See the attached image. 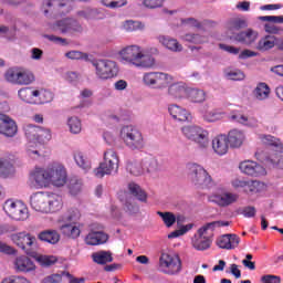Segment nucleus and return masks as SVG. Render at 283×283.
Returning <instances> with one entry per match:
<instances>
[{
  "instance_id": "nucleus-25",
  "label": "nucleus",
  "mask_w": 283,
  "mask_h": 283,
  "mask_svg": "<svg viewBox=\"0 0 283 283\" xmlns=\"http://www.w3.org/2000/svg\"><path fill=\"white\" fill-rule=\"evenodd\" d=\"M170 116L175 120H179L180 123H186V120H191V114L187 112V109L178 106V105H170L168 107Z\"/></svg>"
},
{
  "instance_id": "nucleus-20",
  "label": "nucleus",
  "mask_w": 283,
  "mask_h": 283,
  "mask_svg": "<svg viewBox=\"0 0 283 283\" xmlns=\"http://www.w3.org/2000/svg\"><path fill=\"white\" fill-rule=\"evenodd\" d=\"M109 240V235L103 231H91L85 237V244L88 247H98L99 244H105Z\"/></svg>"
},
{
  "instance_id": "nucleus-7",
  "label": "nucleus",
  "mask_w": 283,
  "mask_h": 283,
  "mask_svg": "<svg viewBox=\"0 0 283 283\" xmlns=\"http://www.w3.org/2000/svg\"><path fill=\"white\" fill-rule=\"evenodd\" d=\"M157 269L160 273H165V275H178L182 271V261L180 256L163 251Z\"/></svg>"
},
{
  "instance_id": "nucleus-32",
  "label": "nucleus",
  "mask_w": 283,
  "mask_h": 283,
  "mask_svg": "<svg viewBox=\"0 0 283 283\" xmlns=\"http://www.w3.org/2000/svg\"><path fill=\"white\" fill-rule=\"evenodd\" d=\"M275 41L276 39L274 35H265L258 42L256 50L260 52H269V50L275 48V44L277 45Z\"/></svg>"
},
{
  "instance_id": "nucleus-42",
  "label": "nucleus",
  "mask_w": 283,
  "mask_h": 283,
  "mask_svg": "<svg viewBox=\"0 0 283 283\" xmlns=\"http://www.w3.org/2000/svg\"><path fill=\"white\" fill-rule=\"evenodd\" d=\"M269 94H271V88L266 83H259L254 90V96L259 101H265Z\"/></svg>"
},
{
  "instance_id": "nucleus-23",
  "label": "nucleus",
  "mask_w": 283,
  "mask_h": 283,
  "mask_svg": "<svg viewBox=\"0 0 283 283\" xmlns=\"http://www.w3.org/2000/svg\"><path fill=\"white\" fill-rule=\"evenodd\" d=\"M119 200L123 205V209L125 213H128V216H136L140 213V206H138V202H136V199L133 197H119Z\"/></svg>"
},
{
  "instance_id": "nucleus-28",
  "label": "nucleus",
  "mask_w": 283,
  "mask_h": 283,
  "mask_svg": "<svg viewBox=\"0 0 283 283\" xmlns=\"http://www.w3.org/2000/svg\"><path fill=\"white\" fill-rule=\"evenodd\" d=\"M188 88L182 82L174 83L168 87V94L172 98H187Z\"/></svg>"
},
{
  "instance_id": "nucleus-37",
  "label": "nucleus",
  "mask_w": 283,
  "mask_h": 283,
  "mask_svg": "<svg viewBox=\"0 0 283 283\" xmlns=\"http://www.w3.org/2000/svg\"><path fill=\"white\" fill-rule=\"evenodd\" d=\"M30 189H48L52 187V179L50 178H30L28 180Z\"/></svg>"
},
{
  "instance_id": "nucleus-51",
  "label": "nucleus",
  "mask_w": 283,
  "mask_h": 283,
  "mask_svg": "<svg viewBox=\"0 0 283 283\" xmlns=\"http://www.w3.org/2000/svg\"><path fill=\"white\" fill-rule=\"evenodd\" d=\"M126 170L129 171L130 176H143V167L136 161H128Z\"/></svg>"
},
{
  "instance_id": "nucleus-14",
  "label": "nucleus",
  "mask_w": 283,
  "mask_h": 283,
  "mask_svg": "<svg viewBox=\"0 0 283 283\" xmlns=\"http://www.w3.org/2000/svg\"><path fill=\"white\" fill-rule=\"evenodd\" d=\"M232 187L234 189H242L245 193L253 196V193H260V191H264V182L260 180H245V179H234L232 180Z\"/></svg>"
},
{
  "instance_id": "nucleus-52",
  "label": "nucleus",
  "mask_w": 283,
  "mask_h": 283,
  "mask_svg": "<svg viewBox=\"0 0 283 283\" xmlns=\"http://www.w3.org/2000/svg\"><path fill=\"white\" fill-rule=\"evenodd\" d=\"M77 14L82 19H86V21H92L94 19H98V10H96V9L87 8L82 11H78Z\"/></svg>"
},
{
  "instance_id": "nucleus-53",
  "label": "nucleus",
  "mask_w": 283,
  "mask_h": 283,
  "mask_svg": "<svg viewBox=\"0 0 283 283\" xmlns=\"http://www.w3.org/2000/svg\"><path fill=\"white\" fill-rule=\"evenodd\" d=\"M69 129L71 134H81L82 125L78 117H71L67 120Z\"/></svg>"
},
{
  "instance_id": "nucleus-11",
  "label": "nucleus",
  "mask_w": 283,
  "mask_h": 283,
  "mask_svg": "<svg viewBox=\"0 0 283 283\" xmlns=\"http://www.w3.org/2000/svg\"><path fill=\"white\" fill-rule=\"evenodd\" d=\"M143 82L154 90H165L174 82V76L163 72H148L144 74Z\"/></svg>"
},
{
  "instance_id": "nucleus-47",
  "label": "nucleus",
  "mask_w": 283,
  "mask_h": 283,
  "mask_svg": "<svg viewBox=\"0 0 283 283\" xmlns=\"http://www.w3.org/2000/svg\"><path fill=\"white\" fill-rule=\"evenodd\" d=\"M157 216L161 218L164 224L166 227H168V229L174 227V224H176V214L172 213V212H161V211H158Z\"/></svg>"
},
{
  "instance_id": "nucleus-63",
  "label": "nucleus",
  "mask_w": 283,
  "mask_h": 283,
  "mask_svg": "<svg viewBox=\"0 0 283 283\" xmlns=\"http://www.w3.org/2000/svg\"><path fill=\"white\" fill-rule=\"evenodd\" d=\"M260 21H269L270 23H283V15H263Z\"/></svg>"
},
{
  "instance_id": "nucleus-40",
  "label": "nucleus",
  "mask_w": 283,
  "mask_h": 283,
  "mask_svg": "<svg viewBox=\"0 0 283 283\" xmlns=\"http://www.w3.org/2000/svg\"><path fill=\"white\" fill-rule=\"evenodd\" d=\"M92 259L96 264H108V262H114V258L109 251L95 252L92 254Z\"/></svg>"
},
{
  "instance_id": "nucleus-48",
  "label": "nucleus",
  "mask_w": 283,
  "mask_h": 283,
  "mask_svg": "<svg viewBox=\"0 0 283 283\" xmlns=\"http://www.w3.org/2000/svg\"><path fill=\"white\" fill-rule=\"evenodd\" d=\"M193 185L200 189H211L216 187V181L211 178H196L193 179Z\"/></svg>"
},
{
  "instance_id": "nucleus-34",
  "label": "nucleus",
  "mask_w": 283,
  "mask_h": 283,
  "mask_svg": "<svg viewBox=\"0 0 283 283\" xmlns=\"http://www.w3.org/2000/svg\"><path fill=\"white\" fill-rule=\"evenodd\" d=\"M186 98H188V101H190L191 103H205L207 94L202 90L188 87Z\"/></svg>"
},
{
  "instance_id": "nucleus-38",
  "label": "nucleus",
  "mask_w": 283,
  "mask_h": 283,
  "mask_svg": "<svg viewBox=\"0 0 283 283\" xmlns=\"http://www.w3.org/2000/svg\"><path fill=\"white\" fill-rule=\"evenodd\" d=\"M41 126L27 124L23 126V132L25 138H28L29 143H36L39 139V129Z\"/></svg>"
},
{
  "instance_id": "nucleus-12",
  "label": "nucleus",
  "mask_w": 283,
  "mask_h": 283,
  "mask_svg": "<svg viewBox=\"0 0 283 283\" xmlns=\"http://www.w3.org/2000/svg\"><path fill=\"white\" fill-rule=\"evenodd\" d=\"M181 132L186 138L197 143L201 149H207V147H209V132L200 126H184Z\"/></svg>"
},
{
  "instance_id": "nucleus-50",
  "label": "nucleus",
  "mask_w": 283,
  "mask_h": 283,
  "mask_svg": "<svg viewBox=\"0 0 283 283\" xmlns=\"http://www.w3.org/2000/svg\"><path fill=\"white\" fill-rule=\"evenodd\" d=\"M184 41H187L188 43H195L197 45L207 43V38L196 34V33H187L182 36Z\"/></svg>"
},
{
  "instance_id": "nucleus-26",
  "label": "nucleus",
  "mask_w": 283,
  "mask_h": 283,
  "mask_svg": "<svg viewBox=\"0 0 283 283\" xmlns=\"http://www.w3.org/2000/svg\"><path fill=\"white\" fill-rule=\"evenodd\" d=\"M38 240L48 242V244H59L61 234L56 230H44L38 234Z\"/></svg>"
},
{
  "instance_id": "nucleus-57",
  "label": "nucleus",
  "mask_w": 283,
  "mask_h": 283,
  "mask_svg": "<svg viewBox=\"0 0 283 283\" xmlns=\"http://www.w3.org/2000/svg\"><path fill=\"white\" fill-rule=\"evenodd\" d=\"M102 3L106 8H123V6H127V0H102Z\"/></svg>"
},
{
  "instance_id": "nucleus-46",
  "label": "nucleus",
  "mask_w": 283,
  "mask_h": 283,
  "mask_svg": "<svg viewBox=\"0 0 283 283\" xmlns=\"http://www.w3.org/2000/svg\"><path fill=\"white\" fill-rule=\"evenodd\" d=\"M143 167L148 174H154V171H158V160L155 157H146Z\"/></svg>"
},
{
  "instance_id": "nucleus-41",
  "label": "nucleus",
  "mask_w": 283,
  "mask_h": 283,
  "mask_svg": "<svg viewBox=\"0 0 283 283\" xmlns=\"http://www.w3.org/2000/svg\"><path fill=\"white\" fill-rule=\"evenodd\" d=\"M36 97H35V103H41V104H45V103H52L53 98H54V94L45 88H41V90H36Z\"/></svg>"
},
{
  "instance_id": "nucleus-56",
  "label": "nucleus",
  "mask_w": 283,
  "mask_h": 283,
  "mask_svg": "<svg viewBox=\"0 0 283 283\" xmlns=\"http://www.w3.org/2000/svg\"><path fill=\"white\" fill-rule=\"evenodd\" d=\"M230 120L234 123H240L241 125L249 124V116L241 114L239 111H233L230 115Z\"/></svg>"
},
{
  "instance_id": "nucleus-10",
  "label": "nucleus",
  "mask_w": 283,
  "mask_h": 283,
  "mask_svg": "<svg viewBox=\"0 0 283 283\" xmlns=\"http://www.w3.org/2000/svg\"><path fill=\"white\" fill-rule=\"evenodd\" d=\"M114 169H118V155L114 149H108L104 153V161L93 170V174L96 178H105V176H112Z\"/></svg>"
},
{
  "instance_id": "nucleus-24",
  "label": "nucleus",
  "mask_w": 283,
  "mask_h": 283,
  "mask_svg": "<svg viewBox=\"0 0 283 283\" xmlns=\"http://www.w3.org/2000/svg\"><path fill=\"white\" fill-rule=\"evenodd\" d=\"M73 158L75 160V165H77L84 174L92 171V160L83 151H75Z\"/></svg>"
},
{
  "instance_id": "nucleus-3",
  "label": "nucleus",
  "mask_w": 283,
  "mask_h": 283,
  "mask_svg": "<svg viewBox=\"0 0 283 283\" xmlns=\"http://www.w3.org/2000/svg\"><path fill=\"white\" fill-rule=\"evenodd\" d=\"M81 211L78 209H70L59 218L60 231L70 240L81 238Z\"/></svg>"
},
{
  "instance_id": "nucleus-60",
  "label": "nucleus",
  "mask_w": 283,
  "mask_h": 283,
  "mask_svg": "<svg viewBox=\"0 0 283 283\" xmlns=\"http://www.w3.org/2000/svg\"><path fill=\"white\" fill-rule=\"evenodd\" d=\"M66 59H71L73 61H78L81 59H88L87 53H83L80 51H70L65 53Z\"/></svg>"
},
{
  "instance_id": "nucleus-18",
  "label": "nucleus",
  "mask_w": 283,
  "mask_h": 283,
  "mask_svg": "<svg viewBox=\"0 0 283 283\" xmlns=\"http://www.w3.org/2000/svg\"><path fill=\"white\" fill-rule=\"evenodd\" d=\"M18 132L17 123L10 118V116L0 113V134L12 138Z\"/></svg>"
},
{
  "instance_id": "nucleus-39",
  "label": "nucleus",
  "mask_w": 283,
  "mask_h": 283,
  "mask_svg": "<svg viewBox=\"0 0 283 283\" xmlns=\"http://www.w3.org/2000/svg\"><path fill=\"white\" fill-rule=\"evenodd\" d=\"M36 90L32 87H24L18 92L19 97L21 101H24V103H36Z\"/></svg>"
},
{
  "instance_id": "nucleus-2",
  "label": "nucleus",
  "mask_w": 283,
  "mask_h": 283,
  "mask_svg": "<svg viewBox=\"0 0 283 283\" xmlns=\"http://www.w3.org/2000/svg\"><path fill=\"white\" fill-rule=\"evenodd\" d=\"M229 221H212L203 224L191 239L193 249H196V251H207V249H210L216 229L229 227Z\"/></svg>"
},
{
  "instance_id": "nucleus-17",
  "label": "nucleus",
  "mask_w": 283,
  "mask_h": 283,
  "mask_svg": "<svg viewBox=\"0 0 283 283\" xmlns=\"http://www.w3.org/2000/svg\"><path fill=\"white\" fill-rule=\"evenodd\" d=\"M51 30H53V32L60 30L62 34H66V32H82L83 27H81V23H78V21L72 18H66L53 24L51 27Z\"/></svg>"
},
{
  "instance_id": "nucleus-54",
  "label": "nucleus",
  "mask_w": 283,
  "mask_h": 283,
  "mask_svg": "<svg viewBox=\"0 0 283 283\" xmlns=\"http://www.w3.org/2000/svg\"><path fill=\"white\" fill-rule=\"evenodd\" d=\"M52 140V132L48 128L40 127L38 133V142L36 143H50Z\"/></svg>"
},
{
  "instance_id": "nucleus-19",
  "label": "nucleus",
  "mask_w": 283,
  "mask_h": 283,
  "mask_svg": "<svg viewBox=\"0 0 283 283\" xmlns=\"http://www.w3.org/2000/svg\"><path fill=\"white\" fill-rule=\"evenodd\" d=\"M14 269L18 273H33V271H36V265L30 258L22 255L15 259Z\"/></svg>"
},
{
  "instance_id": "nucleus-8",
  "label": "nucleus",
  "mask_w": 283,
  "mask_h": 283,
  "mask_svg": "<svg viewBox=\"0 0 283 283\" xmlns=\"http://www.w3.org/2000/svg\"><path fill=\"white\" fill-rule=\"evenodd\" d=\"M91 63L95 70V76L99 81H109L118 76V64L115 61L101 59L93 60Z\"/></svg>"
},
{
  "instance_id": "nucleus-22",
  "label": "nucleus",
  "mask_w": 283,
  "mask_h": 283,
  "mask_svg": "<svg viewBox=\"0 0 283 283\" xmlns=\"http://www.w3.org/2000/svg\"><path fill=\"white\" fill-rule=\"evenodd\" d=\"M212 149L218 156H224L229 151V139L226 135H219L212 139Z\"/></svg>"
},
{
  "instance_id": "nucleus-64",
  "label": "nucleus",
  "mask_w": 283,
  "mask_h": 283,
  "mask_svg": "<svg viewBox=\"0 0 283 283\" xmlns=\"http://www.w3.org/2000/svg\"><path fill=\"white\" fill-rule=\"evenodd\" d=\"M261 282L262 283H280L282 282V279H280V276L277 275L268 274L262 276Z\"/></svg>"
},
{
  "instance_id": "nucleus-29",
  "label": "nucleus",
  "mask_w": 283,
  "mask_h": 283,
  "mask_svg": "<svg viewBox=\"0 0 283 283\" xmlns=\"http://www.w3.org/2000/svg\"><path fill=\"white\" fill-rule=\"evenodd\" d=\"M234 39L239 43L251 45L252 43H255L258 39V32H255L253 29H248L247 31L238 33Z\"/></svg>"
},
{
  "instance_id": "nucleus-6",
  "label": "nucleus",
  "mask_w": 283,
  "mask_h": 283,
  "mask_svg": "<svg viewBox=\"0 0 283 283\" xmlns=\"http://www.w3.org/2000/svg\"><path fill=\"white\" fill-rule=\"evenodd\" d=\"M10 240L30 258L36 255L39 241L34 234L25 231L15 232L10 235Z\"/></svg>"
},
{
  "instance_id": "nucleus-43",
  "label": "nucleus",
  "mask_w": 283,
  "mask_h": 283,
  "mask_svg": "<svg viewBox=\"0 0 283 283\" xmlns=\"http://www.w3.org/2000/svg\"><path fill=\"white\" fill-rule=\"evenodd\" d=\"M66 185L72 196H78L83 189V182L77 178H67Z\"/></svg>"
},
{
  "instance_id": "nucleus-30",
  "label": "nucleus",
  "mask_w": 283,
  "mask_h": 283,
  "mask_svg": "<svg viewBox=\"0 0 283 283\" xmlns=\"http://www.w3.org/2000/svg\"><path fill=\"white\" fill-rule=\"evenodd\" d=\"M159 43L170 50V52H182V44L178 43V40L167 36V35H159L158 36Z\"/></svg>"
},
{
  "instance_id": "nucleus-49",
  "label": "nucleus",
  "mask_w": 283,
  "mask_h": 283,
  "mask_svg": "<svg viewBox=\"0 0 283 283\" xmlns=\"http://www.w3.org/2000/svg\"><path fill=\"white\" fill-rule=\"evenodd\" d=\"M14 172V166L7 159H0V177Z\"/></svg>"
},
{
  "instance_id": "nucleus-27",
  "label": "nucleus",
  "mask_w": 283,
  "mask_h": 283,
  "mask_svg": "<svg viewBox=\"0 0 283 283\" xmlns=\"http://www.w3.org/2000/svg\"><path fill=\"white\" fill-rule=\"evenodd\" d=\"M49 178H67V168L59 161L49 165Z\"/></svg>"
},
{
  "instance_id": "nucleus-33",
  "label": "nucleus",
  "mask_w": 283,
  "mask_h": 283,
  "mask_svg": "<svg viewBox=\"0 0 283 283\" xmlns=\"http://www.w3.org/2000/svg\"><path fill=\"white\" fill-rule=\"evenodd\" d=\"M128 191L130 196H134L139 202H147V192L143 190V188L135 182L128 184Z\"/></svg>"
},
{
  "instance_id": "nucleus-55",
  "label": "nucleus",
  "mask_w": 283,
  "mask_h": 283,
  "mask_svg": "<svg viewBox=\"0 0 283 283\" xmlns=\"http://www.w3.org/2000/svg\"><path fill=\"white\" fill-rule=\"evenodd\" d=\"M50 168H42L39 166H35L33 170L30 171V177L31 178H50Z\"/></svg>"
},
{
  "instance_id": "nucleus-35",
  "label": "nucleus",
  "mask_w": 283,
  "mask_h": 283,
  "mask_svg": "<svg viewBox=\"0 0 283 283\" xmlns=\"http://www.w3.org/2000/svg\"><path fill=\"white\" fill-rule=\"evenodd\" d=\"M187 167H188V174L192 178H211V176L205 169V167L198 164H189Z\"/></svg>"
},
{
  "instance_id": "nucleus-13",
  "label": "nucleus",
  "mask_w": 283,
  "mask_h": 283,
  "mask_svg": "<svg viewBox=\"0 0 283 283\" xmlns=\"http://www.w3.org/2000/svg\"><path fill=\"white\" fill-rule=\"evenodd\" d=\"M4 77L8 83H13L14 85H31L35 81L33 72L21 69H9Z\"/></svg>"
},
{
  "instance_id": "nucleus-62",
  "label": "nucleus",
  "mask_w": 283,
  "mask_h": 283,
  "mask_svg": "<svg viewBox=\"0 0 283 283\" xmlns=\"http://www.w3.org/2000/svg\"><path fill=\"white\" fill-rule=\"evenodd\" d=\"M230 81H244V73L242 71H230L227 73Z\"/></svg>"
},
{
  "instance_id": "nucleus-59",
  "label": "nucleus",
  "mask_w": 283,
  "mask_h": 283,
  "mask_svg": "<svg viewBox=\"0 0 283 283\" xmlns=\"http://www.w3.org/2000/svg\"><path fill=\"white\" fill-rule=\"evenodd\" d=\"M165 0H144L143 6L148 10H156V8H163Z\"/></svg>"
},
{
  "instance_id": "nucleus-36",
  "label": "nucleus",
  "mask_w": 283,
  "mask_h": 283,
  "mask_svg": "<svg viewBox=\"0 0 283 283\" xmlns=\"http://www.w3.org/2000/svg\"><path fill=\"white\" fill-rule=\"evenodd\" d=\"M261 140L264 145L274 147V151H276V154H283V144L279 138L271 135H263L261 136Z\"/></svg>"
},
{
  "instance_id": "nucleus-15",
  "label": "nucleus",
  "mask_w": 283,
  "mask_h": 283,
  "mask_svg": "<svg viewBox=\"0 0 283 283\" xmlns=\"http://www.w3.org/2000/svg\"><path fill=\"white\" fill-rule=\"evenodd\" d=\"M239 199L240 196L238 193L227 190H222L209 197V201L214 202L218 207H231V205H235Z\"/></svg>"
},
{
  "instance_id": "nucleus-21",
  "label": "nucleus",
  "mask_w": 283,
  "mask_h": 283,
  "mask_svg": "<svg viewBox=\"0 0 283 283\" xmlns=\"http://www.w3.org/2000/svg\"><path fill=\"white\" fill-rule=\"evenodd\" d=\"M240 244V237L235 234H223L217 240V245L219 249H235Z\"/></svg>"
},
{
  "instance_id": "nucleus-58",
  "label": "nucleus",
  "mask_w": 283,
  "mask_h": 283,
  "mask_svg": "<svg viewBox=\"0 0 283 283\" xmlns=\"http://www.w3.org/2000/svg\"><path fill=\"white\" fill-rule=\"evenodd\" d=\"M62 282H63V274L53 273L43 277L40 283H62Z\"/></svg>"
},
{
  "instance_id": "nucleus-5",
  "label": "nucleus",
  "mask_w": 283,
  "mask_h": 283,
  "mask_svg": "<svg viewBox=\"0 0 283 283\" xmlns=\"http://www.w3.org/2000/svg\"><path fill=\"white\" fill-rule=\"evenodd\" d=\"M119 138L132 151L145 149V137L143 133L132 125L122 127Z\"/></svg>"
},
{
  "instance_id": "nucleus-4",
  "label": "nucleus",
  "mask_w": 283,
  "mask_h": 283,
  "mask_svg": "<svg viewBox=\"0 0 283 283\" xmlns=\"http://www.w3.org/2000/svg\"><path fill=\"white\" fill-rule=\"evenodd\" d=\"M119 56L136 67H154L156 64V60L151 55H145L138 45L126 46L119 52Z\"/></svg>"
},
{
  "instance_id": "nucleus-9",
  "label": "nucleus",
  "mask_w": 283,
  "mask_h": 283,
  "mask_svg": "<svg viewBox=\"0 0 283 283\" xmlns=\"http://www.w3.org/2000/svg\"><path fill=\"white\" fill-rule=\"evenodd\" d=\"M3 211L17 222H25L30 218L28 206L19 200L8 199L3 205Z\"/></svg>"
},
{
  "instance_id": "nucleus-61",
  "label": "nucleus",
  "mask_w": 283,
  "mask_h": 283,
  "mask_svg": "<svg viewBox=\"0 0 283 283\" xmlns=\"http://www.w3.org/2000/svg\"><path fill=\"white\" fill-rule=\"evenodd\" d=\"M270 163H272V165H275V167H277V169H283V156L282 155H279V154L271 155Z\"/></svg>"
},
{
  "instance_id": "nucleus-44",
  "label": "nucleus",
  "mask_w": 283,
  "mask_h": 283,
  "mask_svg": "<svg viewBox=\"0 0 283 283\" xmlns=\"http://www.w3.org/2000/svg\"><path fill=\"white\" fill-rule=\"evenodd\" d=\"M247 25V20L235 18L228 22V30L233 34L234 32H238V30H243Z\"/></svg>"
},
{
  "instance_id": "nucleus-45",
  "label": "nucleus",
  "mask_w": 283,
  "mask_h": 283,
  "mask_svg": "<svg viewBox=\"0 0 283 283\" xmlns=\"http://www.w3.org/2000/svg\"><path fill=\"white\" fill-rule=\"evenodd\" d=\"M31 258H34L41 266H52V264H56V256L54 255L38 254L35 251V255Z\"/></svg>"
},
{
  "instance_id": "nucleus-16",
  "label": "nucleus",
  "mask_w": 283,
  "mask_h": 283,
  "mask_svg": "<svg viewBox=\"0 0 283 283\" xmlns=\"http://www.w3.org/2000/svg\"><path fill=\"white\" fill-rule=\"evenodd\" d=\"M239 169L242 174H245V176H254L255 178H262L269 175L266 168L253 160L241 161Z\"/></svg>"
},
{
  "instance_id": "nucleus-1",
  "label": "nucleus",
  "mask_w": 283,
  "mask_h": 283,
  "mask_svg": "<svg viewBox=\"0 0 283 283\" xmlns=\"http://www.w3.org/2000/svg\"><path fill=\"white\" fill-rule=\"evenodd\" d=\"M30 203L40 213H56L63 209V197L54 192H36L31 196Z\"/></svg>"
},
{
  "instance_id": "nucleus-31",
  "label": "nucleus",
  "mask_w": 283,
  "mask_h": 283,
  "mask_svg": "<svg viewBox=\"0 0 283 283\" xmlns=\"http://www.w3.org/2000/svg\"><path fill=\"white\" fill-rule=\"evenodd\" d=\"M227 138L230 147L238 148V147H242V144L244 143V139L247 137L244 136V133L242 130L232 129L229 132Z\"/></svg>"
}]
</instances>
